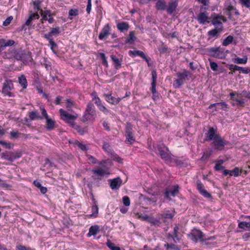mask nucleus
Returning a JSON list of instances; mask_svg holds the SVG:
<instances>
[{
    "mask_svg": "<svg viewBox=\"0 0 250 250\" xmlns=\"http://www.w3.org/2000/svg\"><path fill=\"white\" fill-rule=\"evenodd\" d=\"M178 6V0H170L168 3L167 7L166 8L167 12L168 14H172Z\"/></svg>",
    "mask_w": 250,
    "mask_h": 250,
    "instance_id": "nucleus-21",
    "label": "nucleus"
},
{
    "mask_svg": "<svg viewBox=\"0 0 250 250\" xmlns=\"http://www.w3.org/2000/svg\"><path fill=\"white\" fill-rule=\"evenodd\" d=\"M92 95L93 96V100L94 101L95 104L98 107L101 104H102V101L99 97L96 95V93H92Z\"/></svg>",
    "mask_w": 250,
    "mask_h": 250,
    "instance_id": "nucleus-44",
    "label": "nucleus"
},
{
    "mask_svg": "<svg viewBox=\"0 0 250 250\" xmlns=\"http://www.w3.org/2000/svg\"><path fill=\"white\" fill-rule=\"evenodd\" d=\"M92 213L90 214L91 217H97L98 214V208L95 204L91 208Z\"/></svg>",
    "mask_w": 250,
    "mask_h": 250,
    "instance_id": "nucleus-43",
    "label": "nucleus"
},
{
    "mask_svg": "<svg viewBox=\"0 0 250 250\" xmlns=\"http://www.w3.org/2000/svg\"><path fill=\"white\" fill-rule=\"evenodd\" d=\"M78 14V10L76 9H71L69 11V15L76 16Z\"/></svg>",
    "mask_w": 250,
    "mask_h": 250,
    "instance_id": "nucleus-60",
    "label": "nucleus"
},
{
    "mask_svg": "<svg viewBox=\"0 0 250 250\" xmlns=\"http://www.w3.org/2000/svg\"><path fill=\"white\" fill-rule=\"evenodd\" d=\"M129 53H132L133 55L134 56H140L141 58H145V54L142 51L140 50H134L133 51L130 50L129 51Z\"/></svg>",
    "mask_w": 250,
    "mask_h": 250,
    "instance_id": "nucleus-46",
    "label": "nucleus"
},
{
    "mask_svg": "<svg viewBox=\"0 0 250 250\" xmlns=\"http://www.w3.org/2000/svg\"><path fill=\"white\" fill-rule=\"evenodd\" d=\"M59 112L60 113L61 119L65 122L70 124L71 126L73 125V124L75 123L74 122V120L78 117V115L77 114L74 115L70 114L67 111L62 108L60 109Z\"/></svg>",
    "mask_w": 250,
    "mask_h": 250,
    "instance_id": "nucleus-6",
    "label": "nucleus"
},
{
    "mask_svg": "<svg viewBox=\"0 0 250 250\" xmlns=\"http://www.w3.org/2000/svg\"><path fill=\"white\" fill-rule=\"evenodd\" d=\"M33 184L35 187L40 189L42 193L45 194L46 193L47 190V188L46 187H42L40 182L38 180H34L33 182Z\"/></svg>",
    "mask_w": 250,
    "mask_h": 250,
    "instance_id": "nucleus-34",
    "label": "nucleus"
},
{
    "mask_svg": "<svg viewBox=\"0 0 250 250\" xmlns=\"http://www.w3.org/2000/svg\"><path fill=\"white\" fill-rule=\"evenodd\" d=\"M92 172L95 174V176H93L92 177L96 179H98V177H104L105 174H108L105 170L102 169H95L92 170Z\"/></svg>",
    "mask_w": 250,
    "mask_h": 250,
    "instance_id": "nucleus-25",
    "label": "nucleus"
},
{
    "mask_svg": "<svg viewBox=\"0 0 250 250\" xmlns=\"http://www.w3.org/2000/svg\"><path fill=\"white\" fill-rule=\"evenodd\" d=\"M111 59L114 62V65L116 69H119L121 66V62L114 55H111Z\"/></svg>",
    "mask_w": 250,
    "mask_h": 250,
    "instance_id": "nucleus-35",
    "label": "nucleus"
},
{
    "mask_svg": "<svg viewBox=\"0 0 250 250\" xmlns=\"http://www.w3.org/2000/svg\"><path fill=\"white\" fill-rule=\"evenodd\" d=\"M5 40L0 39V53L5 49Z\"/></svg>",
    "mask_w": 250,
    "mask_h": 250,
    "instance_id": "nucleus-61",
    "label": "nucleus"
},
{
    "mask_svg": "<svg viewBox=\"0 0 250 250\" xmlns=\"http://www.w3.org/2000/svg\"><path fill=\"white\" fill-rule=\"evenodd\" d=\"M99 109L104 112L105 114H107L109 112V110L104 105L101 104L100 106L98 107Z\"/></svg>",
    "mask_w": 250,
    "mask_h": 250,
    "instance_id": "nucleus-53",
    "label": "nucleus"
},
{
    "mask_svg": "<svg viewBox=\"0 0 250 250\" xmlns=\"http://www.w3.org/2000/svg\"><path fill=\"white\" fill-rule=\"evenodd\" d=\"M61 33L60 28L59 26H56L52 28L50 31L44 35V37L46 39H52L53 36H57Z\"/></svg>",
    "mask_w": 250,
    "mask_h": 250,
    "instance_id": "nucleus-18",
    "label": "nucleus"
},
{
    "mask_svg": "<svg viewBox=\"0 0 250 250\" xmlns=\"http://www.w3.org/2000/svg\"><path fill=\"white\" fill-rule=\"evenodd\" d=\"M13 20V17L12 16H9L3 22V25L4 26H7L8 25L10 22H11L12 20Z\"/></svg>",
    "mask_w": 250,
    "mask_h": 250,
    "instance_id": "nucleus-57",
    "label": "nucleus"
},
{
    "mask_svg": "<svg viewBox=\"0 0 250 250\" xmlns=\"http://www.w3.org/2000/svg\"><path fill=\"white\" fill-rule=\"evenodd\" d=\"M223 18L218 14H214V16L212 17V23L214 25L216 26L218 25L220 27L223 29L222 23L221 21V20H222Z\"/></svg>",
    "mask_w": 250,
    "mask_h": 250,
    "instance_id": "nucleus-26",
    "label": "nucleus"
},
{
    "mask_svg": "<svg viewBox=\"0 0 250 250\" xmlns=\"http://www.w3.org/2000/svg\"><path fill=\"white\" fill-rule=\"evenodd\" d=\"M99 55L102 59L103 65H105L106 67H107L108 62L106 60L105 54L104 53H100Z\"/></svg>",
    "mask_w": 250,
    "mask_h": 250,
    "instance_id": "nucleus-51",
    "label": "nucleus"
},
{
    "mask_svg": "<svg viewBox=\"0 0 250 250\" xmlns=\"http://www.w3.org/2000/svg\"><path fill=\"white\" fill-rule=\"evenodd\" d=\"M239 168L238 167H235L232 170H230L229 175L237 177L239 175Z\"/></svg>",
    "mask_w": 250,
    "mask_h": 250,
    "instance_id": "nucleus-47",
    "label": "nucleus"
},
{
    "mask_svg": "<svg viewBox=\"0 0 250 250\" xmlns=\"http://www.w3.org/2000/svg\"><path fill=\"white\" fill-rule=\"evenodd\" d=\"M46 128L48 130H51L55 127V121L51 118L48 117L46 119Z\"/></svg>",
    "mask_w": 250,
    "mask_h": 250,
    "instance_id": "nucleus-33",
    "label": "nucleus"
},
{
    "mask_svg": "<svg viewBox=\"0 0 250 250\" xmlns=\"http://www.w3.org/2000/svg\"><path fill=\"white\" fill-rule=\"evenodd\" d=\"M19 82L21 85L22 88L25 89L27 86V82L25 76L24 75H21L19 77Z\"/></svg>",
    "mask_w": 250,
    "mask_h": 250,
    "instance_id": "nucleus-36",
    "label": "nucleus"
},
{
    "mask_svg": "<svg viewBox=\"0 0 250 250\" xmlns=\"http://www.w3.org/2000/svg\"><path fill=\"white\" fill-rule=\"evenodd\" d=\"M218 109H221L224 111H227L229 110V106L228 104L224 102L217 103V110Z\"/></svg>",
    "mask_w": 250,
    "mask_h": 250,
    "instance_id": "nucleus-37",
    "label": "nucleus"
},
{
    "mask_svg": "<svg viewBox=\"0 0 250 250\" xmlns=\"http://www.w3.org/2000/svg\"><path fill=\"white\" fill-rule=\"evenodd\" d=\"M210 66L213 71H216L218 67V65L216 62L210 61Z\"/></svg>",
    "mask_w": 250,
    "mask_h": 250,
    "instance_id": "nucleus-52",
    "label": "nucleus"
},
{
    "mask_svg": "<svg viewBox=\"0 0 250 250\" xmlns=\"http://www.w3.org/2000/svg\"><path fill=\"white\" fill-rule=\"evenodd\" d=\"M49 42V44L50 45V48L51 50L52 51V52L56 54L57 52L56 51V49H57L58 45L55 42L53 41V39H47Z\"/></svg>",
    "mask_w": 250,
    "mask_h": 250,
    "instance_id": "nucleus-40",
    "label": "nucleus"
},
{
    "mask_svg": "<svg viewBox=\"0 0 250 250\" xmlns=\"http://www.w3.org/2000/svg\"><path fill=\"white\" fill-rule=\"evenodd\" d=\"M110 26L109 24L105 25L102 29L101 32L99 35V38L100 40H104L105 39L107 35L109 34Z\"/></svg>",
    "mask_w": 250,
    "mask_h": 250,
    "instance_id": "nucleus-24",
    "label": "nucleus"
},
{
    "mask_svg": "<svg viewBox=\"0 0 250 250\" xmlns=\"http://www.w3.org/2000/svg\"><path fill=\"white\" fill-rule=\"evenodd\" d=\"M198 22L201 24H204L206 22L209 23V17L208 16V14L207 12L201 11L197 17L195 18Z\"/></svg>",
    "mask_w": 250,
    "mask_h": 250,
    "instance_id": "nucleus-16",
    "label": "nucleus"
},
{
    "mask_svg": "<svg viewBox=\"0 0 250 250\" xmlns=\"http://www.w3.org/2000/svg\"><path fill=\"white\" fill-rule=\"evenodd\" d=\"M205 52L208 56H211L218 59H223L225 58L227 54L229 53V50L225 49L223 47H209L205 49Z\"/></svg>",
    "mask_w": 250,
    "mask_h": 250,
    "instance_id": "nucleus-1",
    "label": "nucleus"
},
{
    "mask_svg": "<svg viewBox=\"0 0 250 250\" xmlns=\"http://www.w3.org/2000/svg\"><path fill=\"white\" fill-rule=\"evenodd\" d=\"M16 57L17 60L22 61H31L32 60L31 53L29 52H28L27 54H26L25 51H22L19 56L17 55Z\"/></svg>",
    "mask_w": 250,
    "mask_h": 250,
    "instance_id": "nucleus-23",
    "label": "nucleus"
},
{
    "mask_svg": "<svg viewBox=\"0 0 250 250\" xmlns=\"http://www.w3.org/2000/svg\"><path fill=\"white\" fill-rule=\"evenodd\" d=\"M197 188L199 192L205 197L209 198L211 195L204 188V186L200 181L197 182Z\"/></svg>",
    "mask_w": 250,
    "mask_h": 250,
    "instance_id": "nucleus-22",
    "label": "nucleus"
},
{
    "mask_svg": "<svg viewBox=\"0 0 250 250\" xmlns=\"http://www.w3.org/2000/svg\"><path fill=\"white\" fill-rule=\"evenodd\" d=\"M233 37L231 35L228 36L222 42V45L224 46H228L232 43Z\"/></svg>",
    "mask_w": 250,
    "mask_h": 250,
    "instance_id": "nucleus-41",
    "label": "nucleus"
},
{
    "mask_svg": "<svg viewBox=\"0 0 250 250\" xmlns=\"http://www.w3.org/2000/svg\"><path fill=\"white\" fill-rule=\"evenodd\" d=\"M228 144V142L223 140L220 135L212 141L211 145L214 148L217 150H222L224 149L225 146Z\"/></svg>",
    "mask_w": 250,
    "mask_h": 250,
    "instance_id": "nucleus-9",
    "label": "nucleus"
},
{
    "mask_svg": "<svg viewBox=\"0 0 250 250\" xmlns=\"http://www.w3.org/2000/svg\"><path fill=\"white\" fill-rule=\"evenodd\" d=\"M155 153L159 155L161 158L164 160L166 162H169L170 161V156L168 153V150L163 145H158L157 144L155 146H154Z\"/></svg>",
    "mask_w": 250,
    "mask_h": 250,
    "instance_id": "nucleus-3",
    "label": "nucleus"
},
{
    "mask_svg": "<svg viewBox=\"0 0 250 250\" xmlns=\"http://www.w3.org/2000/svg\"><path fill=\"white\" fill-rule=\"evenodd\" d=\"M205 135L206 137L205 140L207 141H213L220 136L217 133V130L212 127L209 128L208 130L205 133Z\"/></svg>",
    "mask_w": 250,
    "mask_h": 250,
    "instance_id": "nucleus-14",
    "label": "nucleus"
},
{
    "mask_svg": "<svg viewBox=\"0 0 250 250\" xmlns=\"http://www.w3.org/2000/svg\"><path fill=\"white\" fill-rule=\"evenodd\" d=\"M167 50V47L166 46H164L158 48V50L161 54L166 53Z\"/></svg>",
    "mask_w": 250,
    "mask_h": 250,
    "instance_id": "nucleus-64",
    "label": "nucleus"
},
{
    "mask_svg": "<svg viewBox=\"0 0 250 250\" xmlns=\"http://www.w3.org/2000/svg\"><path fill=\"white\" fill-rule=\"evenodd\" d=\"M148 222L153 225H159L162 222L161 218L159 219L149 217Z\"/></svg>",
    "mask_w": 250,
    "mask_h": 250,
    "instance_id": "nucleus-42",
    "label": "nucleus"
},
{
    "mask_svg": "<svg viewBox=\"0 0 250 250\" xmlns=\"http://www.w3.org/2000/svg\"><path fill=\"white\" fill-rule=\"evenodd\" d=\"M235 101L236 102V105L243 106L245 104V100L243 99L235 98Z\"/></svg>",
    "mask_w": 250,
    "mask_h": 250,
    "instance_id": "nucleus-56",
    "label": "nucleus"
},
{
    "mask_svg": "<svg viewBox=\"0 0 250 250\" xmlns=\"http://www.w3.org/2000/svg\"><path fill=\"white\" fill-rule=\"evenodd\" d=\"M104 96L105 97V100L108 103L112 104H117L121 100L120 98H115L111 95V93L110 94H104Z\"/></svg>",
    "mask_w": 250,
    "mask_h": 250,
    "instance_id": "nucleus-19",
    "label": "nucleus"
},
{
    "mask_svg": "<svg viewBox=\"0 0 250 250\" xmlns=\"http://www.w3.org/2000/svg\"><path fill=\"white\" fill-rule=\"evenodd\" d=\"M232 61L237 64H246L248 61V57L247 56H244L242 58L239 57L232 58Z\"/></svg>",
    "mask_w": 250,
    "mask_h": 250,
    "instance_id": "nucleus-32",
    "label": "nucleus"
},
{
    "mask_svg": "<svg viewBox=\"0 0 250 250\" xmlns=\"http://www.w3.org/2000/svg\"><path fill=\"white\" fill-rule=\"evenodd\" d=\"M177 79L174 81V86L176 88H180L183 84L184 82L189 79L190 75L189 72L184 70L182 72H178L176 74Z\"/></svg>",
    "mask_w": 250,
    "mask_h": 250,
    "instance_id": "nucleus-4",
    "label": "nucleus"
},
{
    "mask_svg": "<svg viewBox=\"0 0 250 250\" xmlns=\"http://www.w3.org/2000/svg\"><path fill=\"white\" fill-rule=\"evenodd\" d=\"M241 4L247 8H250V0H239Z\"/></svg>",
    "mask_w": 250,
    "mask_h": 250,
    "instance_id": "nucleus-49",
    "label": "nucleus"
},
{
    "mask_svg": "<svg viewBox=\"0 0 250 250\" xmlns=\"http://www.w3.org/2000/svg\"><path fill=\"white\" fill-rule=\"evenodd\" d=\"M103 148L104 150L108 153H110L111 151V147L110 144L106 142L103 143Z\"/></svg>",
    "mask_w": 250,
    "mask_h": 250,
    "instance_id": "nucleus-48",
    "label": "nucleus"
},
{
    "mask_svg": "<svg viewBox=\"0 0 250 250\" xmlns=\"http://www.w3.org/2000/svg\"><path fill=\"white\" fill-rule=\"evenodd\" d=\"M155 7L158 10L166 9V2L164 0H157Z\"/></svg>",
    "mask_w": 250,
    "mask_h": 250,
    "instance_id": "nucleus-31",
    "label": "nucleus"
},
{
    "mask_svg": "<svg viewBox=\"0 0 250 250\" xmlns=\"http://www.w3.org/2000/svg\"><path fill=\"white\" fill-rule=\"evenodd\" d=\"M1 157L2 159L7 160L12 163L16 159H19L22 156V152L20 150H17L15 152L6 151L0 154Z\"/></svg>",
    "mask_w": 250,
    "mask_h": 250,
    "instance_id": "nucleus-5",
    "label": "nucleus"
},
{
    "mask_svg": "<svg viewBox=\"0 0 250 250\" xmlns=\"http://www.w3.org/2000/svg\"><path fill=\"white\" fill-rule=\"evenodd\" d=\"M117 28L121 31L126 30L129 28L128 24L126 22H122L119 23L117 25Z\"/></svg>",
    "mask_w": 250,
    "mask_h": 250,
    "instance_id": "nucleus-38",
    "label": "nucleus"
},
{
    "mask_svg": "<svg viewBox=\"0 0 250 250\" xmlns=\"http://www.w3.org/2000/svg\"><path fill=\"white\" fill-rule=\"evenodd\" d=\"M179 187L178 186H174L170 189L166 188L165 190V197L171 200L170 196L174 197L178 194L179 192Z\"/></svg>",
    "mask_w": 250,
    "mask_h": 250,
    "instance_id": "nucleus-13",
    "label": "nucleus"
},
{
    "mask_svg": "<svg viewBox=\"0 0 250 250\" xmlns=\"http://www.w3.org/2000/svg\"><path fill=\"white\" fill-rule=\"evenodd\" d=\"M88 159L93 164H96L97 163V159L92 155H89L88 156Z\"/></svg>",
    "mask_w": 250,
    "mask_h": 250,
    "instance_id": "nucleus-63",
    "label": "nucleus"
},
{
    "mask_svg": "<svg viewBox=\"0 0 250 250\" xmlns=\"http://www.w3.org/2000/svg\"><path fill=\"white\" fill-rule=\"evenodd\" d=\"M33 21L30 15H29L28 19L26 20L25 24L22 25V29H24L25 28V25L27 26H30L31 25V22Z\"/></svg>",
    "mask_w": 250,
    "mask_h": 250,
    "instance_id": "nucleus-59",
    "label": "nucleus"
},
{
    "mask_svg": "<svg viewBox=\"0 0 250 250\" xmlns=\"http://www.w3.org/2000/svg\"><path fill=\"white\" fill-rule=\"evenodd\" d=\"M106 246L111 250H121V249L119 247H117L115 245V244L112 243L110 241L108 240L106 243Z\"/></svg>",
    "mask_w": 250,
    "mask_h": 250,
    "instance_id": "nucleus-45",
    "label": "nucleus"
},
{
    "mask_svg": "<svg viewBox=\"0 0 250 250\" xmlns=\"http://www.w3.org/2000/svg\"><path fill=\"white\" fill-rule=\"evenodd\" d=\"M188 237L194 242L198 241H202L204 240V234L202 231L199 229H194L191 232L188 234Z\"/></svg>",
    "mask_w": 250,
    "mask_h": 250,
    "instance_id": "nucleus-10",
    "label": "nucleus"
},
{
    "mask_svg": "<svg viewBox=\"0 0 250 250\" xmlns=\"http://www.w3.org/2000/svg\"><path fill=\"white\" fill-rule=\"evenodd\" d=\"M108 182L110 187L112 190H117L121 187L123 181L119 177H118L113 179L108 180Z\"/></svg>",
    "mask_w": 250,
    "mask_h": 250,
    "instance_id": "nucleus-15",
    "label": "nucleus"
},
{
    "mask_svg": "<svg viewBox=\"0 0 250 250\" xmlns=\"http://www.w3.org/2000/svg\"><path fill=\"white\" fill-rule=\"evenodd\" d=\"M151 75H152V78H151V87L150 88V90L153 94V99H155L154 97L155 96V94L157 93L156 89V80L157 78V74L156 71V70H153L151 72Z\"/></svg>",
    "mask_w": 250,
    "mask_h": 250,
    "instance_id": "nucleus-17",
    "label": "nucleus"
},
{
    "mask_svg": "<svg viewBox=\"0 0 250 250\" xmlns=\"http://www.w3.org/2000/svg\"><path fill=\"white\" fill-rule=\"evenodd\" d=\"M76 145H77V146L82 150L85 151L87 149V146L85 144H83L82 143H80L79 142H77L76 143Z\"/></svg>",
    "mask_w": 250,
    "mask_h": 250,
    "instance_id": "nucleus-54",
    "label": "nucleus"
},
{
    "mask_svg": "<svg viewBox=\"0 0 250 250\" xmlns=\"http://www.w3.org/2000/svg\"><path fill=\"white\" fill-rule=\"evenodd\" d=\"M29 118L30 120L42 119V117L39 115V112L37 110L32 111L29 112Z\"/></svg>",
    "mask_w": 250,
    "mask_h": 250,
    "instance_id": "nucleus-30",
    "label": "nucleus"
},
{
    "mask_svg": "<svg viewBox=\"0 0 250 250\" xmlns=\"http://www.w3.org/2000/svg\"><path fill=\"white\" fill-rule=\"evenodd\" d=\"M96 115L95 106L93 103L89 102L86 105L84 114L81 118V120L83 123L88 121H94Z\"/></svg>",
    "mask_w": 250,
    "mask_h": 250,
    "instance_id": "nucleus-2",
    "label": "nucleus"
},
{
    "mask_svg": "<svg viewBox=\"0 0 250 250\" xmlns=\"http://www.w3.org/2000/svg\"><path fill=\"white\" fill-rule=\"evenodd\" d=\"M66 101V107L68 110H70V108L73 105V102L69 99H67Z\"/></svg>",
    "mask_w": 250,
    "mask_h": 250,
    "instance_id": "nucleus-58",
    "label": "nucleus"
},
{
    "mask_svg": "<svg viewBox=\"0 0 250 250\" xmlns=\"http://www.w3.org/2000/svg\"><path fill=\"white\" fill-rule=\"evenodd\" d=\"M71 126L81 135H84L87 132V127H82L76 123L73 124Z\"/></svg>",
    "mask_w": 250,
    "mask_h": 250,
    "instance_id": "nucleus-27",
    "label": "nucleus"
},
{
    "mask_svg": "<svg viewBox=\"0 0 250 250\" xmlns=\"http://www.w3.org/2000/svg\"><path fill=\"white\" fill-rule=\"evenodd\" d=\"M40 110L42 112V118L43 117L45 119L49 117L47 113L46 112V110L43 107H40Z\"/></svg>",
    "mask_w": 250,
    "mask_h": 250,
    "instance_id": "nucleus-55",
    "label": "nucleus"
},
{
    "mask_svg": "<svg viewBox=\"0 0 250 250\" xmlns=\"http://www.w3.org/2000/svg\"><path fill=\"white\" fill-rule=\"evenodd\" d=\"M41 2L42 1L40 0H36L33 2L35 11H38L41 10L40 9V4Z\"/></svg>",
    "mask_w": 250,
    "mask_h": 250,
    "instance_id": "nucleus-50",
    "label": "nucleus"
},
{
    "mask_svg": "<svg viewBox=\"0 0 250 250\" xmlns=\"http://www.w3.org/2000/svg\"><path fill=\"white\" fill-rule=\"evenodd\" d=\"M13 88L14 85L12 81L11 80H6L3 83L1 90L2 93L4 96H7L9 97H14L15 96L14 94L11 92Z\"/></svg>",
    "mask_w": 250,
    "mask_h": 250,
    "instance_id": "nucleus-7",
    "label": "nucleus"
},
{
    "mask_svg": "<svg viewBox=\"0 0 250 250\" xmlns=\"http://www.w3.org/2000/svg\"><path fill=\"white\" fill-rule=\"evenodd\" d=\"M42 18L41 21L44 20L48 21L49 23H52L54 22L55 20L53 18V16L55 14L52 13L50 10H41Z\"/></svg>",
    "mask_w": 250,
    "mask_h": 250,
    "instance_id": "nucleus-12",
    "label": "nucleus"
},
{
    "mask_svg": "<svg viewBox=\"0 0 250 250\" xmlns=\"http://www.w3.org/2000/svg\"><path fill=\"white\" fill-rule=\"evenodd\" d=\"M175 211L174 210H168L165 213L162 215L161 220L162 222H165L166 219H172L174 216Z\"/></svg>",
    "mask_w": 250,
    "mask_h": 250,
    "instance_id": "nucleus-29",
    "label": "nucleus"
},
{
    "mask_svg": "<svg viewBox=\"0 0 250 250\" xmlns=\"http://www.w3.org/2000/svg\"><path fill=\"white\" fill-rule=\"evenodd\" d=\"M136 37L134 35V33L133 31H131L129 32L128 37L126 39L125 42L126 43H133L136 40Z\"/></svg>",
    "mask_w": 250,
    "mask_h": 250,
    "instance_id": "nucleus-39",
    "label": "nucleus"
},
{
    "mask_svg": "<svg viewBox=\"0 0 250 250\" xmlns=\"http://www.w3.org/2000/svg\"><path fill=\"white\" fill-rule=\"evenodd\" d=\"M100 230V227L98 225L92 226L89 229V231L87 234L88 237L91 236H95Z\"/></svg>",
    "mask_w": 250,
    "mask_h": 250,
    "instance_id": "nucleus-28",
    "label": "nucleus"
},
{
    "mask_svg": "<svg viewBox=\"0 0 250 250\" xmlns=\"http://www.w3.org/2000/svg\"><path fill=\"white\" fill-rule=\"evenodd\" d=\"M223 29L222 28L215 27V28L209 30L208 32V35L209 36L208 39V41H209L211 38H215L217 39L220 35V33L222 31Z\"/></svg>",
    "mask_w": 250,
    "mask_h": 250,
    "instance_id": "nucleus-20",
    "label": "nucleus"
},
{
    "mask_svg": "<svg viewBox=\"0 0 250 250\" xmlns=\"http://www.w3.org/2000/svg\"><path fill=\"white\" fill-rule=\"evenodd\" d=\"M126 141L129 144H132L135 141V137L133 136L132 132V128L130 123H127L125 127Z\"/></svg>",
    "mask_w": 250,
    "mask_h": 250,
    "instance_id": "nucleus-11",
    "label": "nucleus"
},
{
    "mask_svg": "<svg viewBox=\"0 0 250 250\" xmlns=\"http://www.w3.org/2000/svg\"><path fill=\"white\" fill-rule=\"evenodd\" d=\"M224 10L225 14L227 15L229 19H232L233 15L238 16L239 15L238 11L229 2L225 3Z\"/></svg>",
    "mask_w": 250,
    "mask_h": 250,
    "instance_id": "nucleus-8",
    "label": "nucleus"
},
{
    "mask_svg": "<svg viewBox=\"0 0 250 250\" xmlns=\"http://www.w3.org/2000/svg\"><path fill=\"white\" fill-rule=\"evenodd\" d=\"M130 204H124V206L122 207L120 209V211L121 212L123 213H126L128 209V207Z\"/></svg>",
    "mask_w": 250,
    "mask_h": 250,
    "instance_id": "nucleus-62",
    "label": "nucleus"
}]
</instances>
